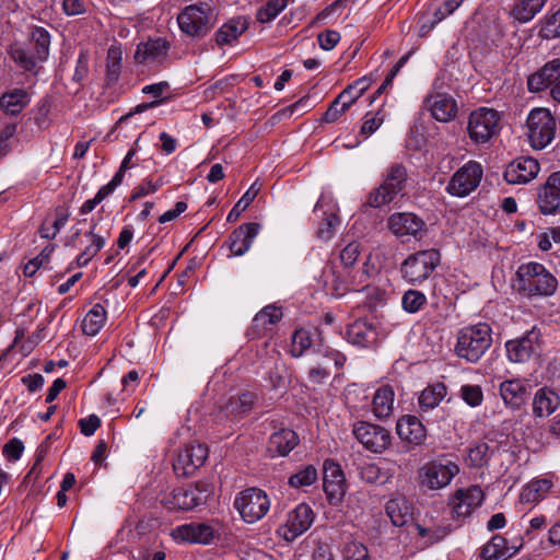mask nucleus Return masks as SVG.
Returning <instances> with one entry per match:
<instances>
[{"instance_id": "nucleus-44", "label": "nucleus", "mask_w": 560, "mask_h": 560, "mask_svg": "<svg viewBox=\"0 0 560 560\" xmlns=\"http://www.w3.org/2000/svg\"><path fill=\"white\" fill-rule=\"evenodd\" d=\"M547 0H520L515 3L512 14L521 23L530 21L545 5Z\"/></svg>"}, {"instance_id": "nucleus-28", "label": "nucleus", "mask_w": 560, "mask_h": 560, "mask_svg": "<svg viewBox=\"0 0 560 560\" xmlns=\"http://www.w3.org/2000/svg\"><path fill=\"white\" fill-rule=\"evenodd\" d=\"M346 338L354 346L369 347L376 341L377 332L373 324L364 319H358L348 325Z\"/></svg>"}, {"instance_id": "nucleus-42", "label": "nucleus", "mask_w": 560, "mask_h": 560, "mask_svg": "<svg viewBox=\"0 0 560 560\" xmlns=\"http://www.w3.org/2000/svg\"><path fill=\"white\" fill-rule=\"evenodd\" d=\"M385 511L395 526L405 525L410 517L409 505L404 498L390 499L385 505Z\"/></svg>"}, {"instance_id": "nucleus-55", "label": "nucleus", "mask_w": 560, "mask_h": 560, "mask_svg": "<svg viewBox=\"0 0 560 560\" xmlns=\"http://www.w3.org/2000/svg\"><path fill=\"white\" fill-rule=\"evenodd\" d=\"M316 479V468L313 465H307L289 478V485L294 488H301L313 485Z\"/></svg>"}, {"instance_id": "nucleus-23", "label": "nucleus", "mask_w": 560, "mask_h": 560, "mask_svg": "<svg viewBox=\"0 0 560 560\" xmlns=\"http://www.w3.org/2000/svg\"><path fill=\"white\" fill-rule=\"evenodd\" d=\"M396 432L400 440L415 446L422 445L427 440V429L418 417L405 415L398 419Z\"/></svg>"}, {"instance_id": "nucleus-43", "label": "nucleus", "mask_w": 560, "mask_h": 560, "mask_svg": "<svg viewBox=\"0 0 560 560\" xmlns=\"http://www.w3.org/2000/svg\"><path fill=\"white\" fill-rule=\"evenodd\" d=\"M360 478L371 485H385L393 478V472L384 470L374 463L364 464L359 470Z\"/></svg>"}, {"instance_id": "nucleus-4", "label": "nucleus", "mask_w": 560, "mask_h": 560, "mask_svg": "<svg viewBox=\"0 0 560 560\" xmlns=\"http://www.w3.org/2000/svg\"><path fill=\"white\" fill-rule=\"evenodd\" d=\"M408 178L407 167L402 163L389 165L383 175L382 184L369 194L368 205L380 208L393 202L406 189Z\"/></svg>"}, {"instance_id": "nucleus-7", "label": "nucleus", "mask_w": 560, "mask_h": 560, "mask_svg": "<svg viewBox=\"0 0 560 560\" xmlns=\"http://www.w3.org/2000/svg\"><path fill=\"white\" fill-rule=\"evenodd\" d=\"M234 508L244 522L253 524L267 514L270 509V501L267 493L261 489L248 488L236 495Z\"/></svg>"}, {"instance_id": "nucleus-32", "label": "nucleus", "mask_w": 560, "mask_h": 560, "mask_svg": "<svg viewBox=\"0 0 560 560\" xmlns=\"http://www.w3.org/2000/svg\"><path fill=\"white\" fill-rule=\"evenodd\" d=\"M395 392L390 385H382L373 396L372 410L376 418L387 419L394 410Z\"/></svg>"}, {"instance_id": "nucleus-6", "label": "nucleus", "mask_w": 560, "mask_h": 560, "mask_svg": "<svg viewBox=\"0 0 560 560\" xmlns=\"http://www.w3.org/2000/svg\"><path fill=\"white\" fill-rule=\"evenodd\" d=\"M526 127L529 144L535 150L545 149L556 137L557 121L547 108L532 109L526 119Z\"/></svg>"}, {"instance_id": "nucleus-20", "label": "nucleus", "mask_w": 560, "mask_h": 560, "mask_svg": "<svg viewBox=\"0 0 560 560\" xmlns=\"http://www.w3.org/2000/svg\"><path fill=\"white\" fill-rule=\"evenodd\" d=\"M560 78V58L546 62L527 78V89L532 93L545 91Z\"/></svg>"}, {"instance_id": "nucleus-8", "label": "nucleus", "mask_w": 560, "mask_h": 560, "mask_svg": "<svg viewBox=\"0 0 560 560\" xmlns=\"http://www.w3.org/2000/svg\"><path fill=\"white\" fill-rule=\"evenodd\" d=\"M482 176L481 164L476 161H468L451 176L445 190L454 197H467L479 186Z\"/></svg>"}, {"instance_id": "nucleus-22", "label": "nucleus", "mask_w": 560, "mask_h": 560, "mask_svg": "<svg viewBox=\"0 0 560 560\" xmlns=\"http://www.w3.org/2000/svg\"><path fill=\"white\" fill-rule=\"evenodd\" d=\"M257 222L243 223L229 236V248L235 256H243L252 246L254 238L260 231Z\"/></svg>"}, {"instance_id": "nucleus-53", "label": "nucleus", "mask_w": 560, "mask_h": 560, "mask_svg": "<svg viewBox=\"0 0 560 560\" xmlns=\"http://www.w3.org/2000/svg\"><path fill=\"white\" fill-rule=\"evenodd\" d=\"M425 303L427 296L415 289L406 291L401 299L402 308L410 314L419 312Z\"/></svg>"}, {"instance_id": "nucleus-39", "label": "nucleus", "mask_w": 560, "mask_h": 560, "mask_svg": "<svg viewBox=\"0 0 560 560\" xmlns=\"http://www.w3.org/2000/svg\"><path fill=\"white\" fill-rule=\"evenodd\" d=\"M257 400V395L253 392H244L236 397H232L225 405L226 412L234 417L242 418L248 415Z\"/></svg>"}, {"instance_id": "nucleus-19", "label": "nucleus", "mask_w": 560, "mask_h": 560, "mask_svg": "<svg viewBox=\"0 0 560 560\" xmlns=\"http://www.w3.org/2000/svg\"><path fill=\"white\" fill-rule=\"evenodd\" d=\"M537 202L544 214L560 210V172H555L547 178L539 189Z\"/></svg>"}, {"instance_id": "nucleus-63", "label": "nucleus", "mask_w": 560, "mask_h": 560, "mask_svg": "<svg viewBox=\"0 0 560 560\" xmlns=\"http://www.w3.org/2000/svg\"><path fill=\"white\" fill-rule=\"evenodd\" d=\"M89 73V52L81 50L78 57L73 80L75 82L83 81Z\"/></svg>"}, {"instance_id": "nucleus-56", "label": "nucleus", "mask_w": 560, "mask_h": 560, "mask_svg": "<svg viewBox=\"0 0 560 560\" xmlns=\"http://www.w3.org/2000/svg\"><path fill=\"white\" fill-rule=\"evenodd\" d=\"M56 245L49 244L43 248L38 256L31 259L23 269L25 277H33L37 270L49 261L51 254L55 250Z\"/></svg>"}, {"instance_id": "nucleus-10", "label": "nucleus", "mask_w": 560, "mask_h": 560, "mask_svg": "<svg viewBox=\"0 0 560 560\" xmlns=\"http://www.w3.org/2000/svg\"><path fill=\"white\" fill-rule=\"evenodd\" d=\"M208 458V447L201 443L185 445L177 454L173 468L179 477H190Z\"/></svg>"}, {"instance_id": "nucleus-14", "label": "nucleus", "mask_w": 560, "mask_h": 560, "mask_svg": "<svg viewBox=\"0 0 560 560\" xmlns=\"http://www.w3.org/2000/svg\"><path fill=\"white\" fill-rule=\"evenodd\" d=\"M313 521L314 512L311 506L301 503L289 513L287 523L279 528V533L287 541H293L311 527Z\"/></svg>"}, {"instance_id": "nucleus-61", "label": "nucleus", "mask_w": 560, "mask_h": 560, "mask_svg": "<svg viewBox=\"0 0 560 560\" xmlns=\"http://www.w3.org/2000/svg\"><path fill=\"white\" fill-rule=\"evenodd\" d=\"M24 451V444L21 440L13 438L8 443L4 444L2 448L3 455L9 460H18L22 456Z\"/></svg>"}, {"instance_id": "nucleus-18", "label": "nucleus", "mask_w": 560, "mask_h": 560, "mask_svg": "<svg viewBox=\"0 0 560 560\" xmlns=\"http://www.w3.org/2000/svg\"><path fill=\"white\" fill-rule=\"evenodd\" d=\"M388 229L398 237H418L424 231L425 223L418 215L410 212H395L387 221Z\"/></svg>"}, {"instance_id": "nucleus-30", "label": "nucleus", "mask_w": 560, "mask_h": 560, "mask_svg": "<svg viewBox=\"0 0 560 560\" xmlns=\"http://www.w3.org/2000/svg\"><path fill=\"white\" fill-rule=\"evenodd\" d=\"M249 27L246 16H237L224 23L215 33L214 39L219 46L231 45Z\"/></svg>"}, {"instance_id": "nucleus-41", "label": "nucleus", "mask_w": 560, "mask_h": 560, "mask_svg": "<svg viewBox=\"0 0 560 560\" xmlns=\"http://www.w3.org/2000/svg\"><path fill=\"white\" fill-rule=\"evenodd\" d=\"M106 311L101 304H95L84 316L82 331L88 336H95L104 326Z\"/></svg>"}, {"instance_id": "nucleus-13", "label": "nucleus", "mask_w": 560, "mask_h": 560, "mask_svg": "<svg viewBox=\"0 0 560 560\" xmlns=\"http://www.w3.org/2000/svg\"><path fill=\"white\" fill-rule=\"evenodd\" d=\"M458 472L459 467L455 463H430L420 469L419 476L422 486L438 490L446 487Z\"/></svg>"}, {"instance_id": "nucleus-49", "label": "nucleus", "mask_w": 560, "mask_h": 560, "mask_svg": "<svg viewBox=\"0 0 560 560\" xmlns=\"http://www.w3.org/2000/svg\"><path fill=\"white\" fill-rule=\"evenodd\" d=\"M259 190L260 187L257 185L256 182L252 184L250 187L246 190V192L242 196V198L231 209V211L228 214L226 221L235 222L240 218L242 212H244L247 209V207L254 201Z\"/></svg>"}, {"instance_id": "nucleus-16", "label": "nucleus", "mask_w": 560, "mask_h": 560, "mask_svg": "<svg viewBox=\"0 0 560 560\" xmlns=\"http://www.w3.org/2000/svg\"><path fill=\"white\" fill-rule=\"evenodd\" d=\"M540 331L535 327L523 336L505 343L508 358L513 363H524L539 348Z\"/></svg>"}, {"instance_id": "nucleus-60", "label": "nucleus", "mask_w": 560, "mask_h": 560, "mask_svg": "<svg viewBox=\"0 0 560 560\" xmlns=\"http://www.w3.org/2000/svg\"><path fill=\"white\" fill-rule=\"evenodd\" d=\"M462 398L471 407L480 406L483 393L479 385H464L460 388Z\"/></svg>"}, {"instance_id": "nucleus-45", "label": "nucleus", "mask_w": 560, "mask_h": 560, "mask_svg": "<svg viewBox=\"0 0 560 560\" xmlns=\"http://www.w3.org/2000/svg\"><path fill=\"white\" fill-rule=\"evenodd\" d=\"M31 45L35 50L38 61L46 60L50 46L49 33L44 27H34L31 32Z\"/></svg>"}, {"instance_id": "nucleus-3", "label": "nucleus", "mask_w": 560, "mask_h": 560, "mask_svg": "<svg viewBox=\"0 0 560 560\" xmlns=\"http://www.w3.org/2000/svg\"><path fill=\"white\" fill-rule=\"evenodd\" d=\"M183 33L201 38L206 36L217 22L215 8L210 0H200L185 7L177 16Z\"/></svg>"}, {"instance_id": "nucleus-21", "label": "nucleus", "mask_w": 560, "mask_h": 560, "mask_svg": "<svg viewBox=\"0 0 560 560\" xmlns=\"http://www.w3.org/2000/svg\"><path fill=\"white\" fill-rule=\"evenodd\" d=\"M483 498L485 493L479 486L459 489L452 500L453 512L458 517L469 516L482 503Z\"/></svg>"}, {"instance_id": "nucleus-29", "label": "nucleus", "mask_w": 560, "mask_h": 560, "mask_svg": "<svg viewBox=\"0 0 560 560\" xmlns=\"http://www.w3.org/2000/svg\"><path fill=\"white\" fill-rule=\"evenodd\" d=\"M298 444L299 436L293 430L280 429L270 435L267 451L271 457L287 456Z\"/></svg>"}, {"instance_id": "nucleus-62", "label": "nucleus", "mask_w": 560, "mask_h": 560, "mask_svg": "<svg viewBox=\"0 0 560 560\" xmlns=\"http://www.w3.org/2000/svg\"><path fill=\"white\" fill-rule=\"evenodd\" d=\"M464 0H445L433 13L434 22H442L446 16L451 15Z\"/></svg>"}, {"instance_id": "nucleus-9", "label": "nucleus", "mask_w": 560, "mask_h": 560, "mask_svg": "<svg viewBox=\"0 0 560 560\" xmlns=\"http://www.w3.org/2000/svg\"><path fill=\"white\" fill-rule=\"evenodd\" d=\"M500 116L497 110L479 108L469 115L468 135L476 143H486L499 131Z\"/></svg>"}, {"instance_id": "nucleus-52", "label": "nucleus", "mask_w": 560, "mask_h": 560, "mask_svg": "<svg viewBox=\"0 0 560 560\" xmlns=\"http://www.w3.org/2000/svg\"><path fill=\"white\" fill-rule=\"evenodd\" d=\"M287 7V0H267V2L257 11L256 19L260 23H267L278 16Z\"/></svg>"}, {"instance_id": "nucleus-33", "label": "nucleus", "mask_w": 560, "mask_h": 560, "mask_svg": "<svg viewBox=\"0 0 560 560\" xmlns=\"http://www.w3.org/2000/svg\"><path fill=\"white\" fill-rule=\"evenodd\" d=\"M560 405L559 395L547 387L538 389L533 401V412L536 417L550 416Z\"/></svg>"}, {"instance_id": "nucleus-34", "label": "nucleus", "mask_w": 560, "mask_h": 560, "mask_svg": "<svg viewBox=\"0 0 560 560\" xmlns=\"http://www.w3.org/2000/svg\"><path fill=\"white\" fill-rule=\"evenodd\" d=\"M30 104V96L24 89H14L0 97V108L11 116L19 115Z\"/></svg>"}, {"instance_id": "nucleus-27", "label": "nucleus", "mask_w": 560, "mask_h": 560, "mask_svg": "<svg viewBox=\"0 0 560 560\" xmlns=\"http://www.w3.org/2000/svg\"><path fill=\"white\" fill-rule=\"evenodd\" d=\"M499 390L504 404L513 410L520 409L528 398L527 385L520 378L502 382Z\"/></svg>"}, {"instance_id": "nucleus-2", "label": "nucleus", "mask_w": 560, "mask_h": 560, "mask_svg": "<svg viewBox=\"0 0 560 560\" xmlns=\"http://www.w3.org/2000/svg\"><path fill=\"white\" fill-rule=\"evenodd\" d=\"M516 277L518 293L527 298L551 296L558 288L557 278L539 262L521 265Z\"/></svg>"}, {"instance_id": "nucleus-54", "label": "nucleus", "mask_w": 560, "mask_h": 560, "mask_svg": "<svg viewBox=\"0 0 560 560\" xmlns=\"http://www.w3.org/2000/svg\"><path fill=\"white\" fill-rule=\"evenodd\" d=\"M312 346L311 334L304 328L296 329L292 336V346L290 353L299 358Z\"/></svg>"}, {"instance_id": "nucleus-37", "label": "nucleus", "mask_w": 560, "mask_h": 560, "mask_svg": "<svg viewBox=\"0 0 560 560\" xmlns=\"http://www.w3.org/2000/svg\"><path fill=\"white\" fill-rule=\"evenodd\" d=\"M447 395V387L444 383L438 382L428 385L418 398L419 408L421 411H429L440 405V402Z\"/></svg>"}, {"instance_id": "nucleus-12", "label": "nucleus", "mask_w": 560, "mask_h": 560, "mask_svg": "<svg viewBox=\"0 0 560 560\" xmlns=\"http://www.w3.org/2000/svg\"><path fill=\"white\" fill-rule=\"evenodd\" d=\"M353 434L366 450L374 453L383 452L392 442L390 432L387 429L369 422L355 423Z\"/></svg>"}, {"instance_id": "nucleus-48", "label": "nucleus", "mask_w": 560, "mask_h": 560, "mask_svg": "<svg viewBox=\"0 0 560 560\" xmlns=\"http://www.w3.org/2000/svg\"><path fill=\"white\" fill-rule=\"evenodd\" d=\"M349 94V91H342L329 105L328 109L323 116V121L325 122H334L336 121L341 115H343L349 107L354 103V98H350L348 101H343L342 104L341 101L346 98V96Z\"/></svg>"}, {"instance_id": "nucleus-24", "label": "nucleus", "mask_w": 560, "mask_h": 560, "mask_svg": "<svg viewBox=\"0 0 560 560\" xmlns=\"http://www.w3.org/2000/svg\"><path fill=\"white\" fill-rule=\"evenodd\" d=\"M168 48L170 45L164 38H150L147 42L138 44L135 52V61L137 63L161 62L167 56Z\"/></svg>"}, {"instance_id": "nucleus-31", "label": "nucleus", "mask_w": 560, "mask_h": 560, "mask_svg": "<svg viewBox=\"0 0 560 560\" xmlns=\"http://www.w3.org/2000/svg\"><path fill=\"white\" fill-rule=\"evenodd\" d=\"M432 116L439 121H450L457 113L455 100L445 94H436L428 100Z\"/></svg>"}, {"instance_id": "nucleus-59", "label": "nucleus", "mask_w": 560, "mask_h": 560, "mask_svg": "<svg viewBox=\"0 0 560 560\" xmlns=\"http://www.w3.org/2000/svg\"><path fill=\"white\" fill-rule=\"evenodd\" d=\"M361 254V245L357 242L349 243L340 253V260L343 269L354 267Z\"/></svg>"}, {"instance_id": "nucleus-57", "label": "nucleus", "mask_w": 560, "mask_h": 560, "mask_svg": "<svg viewBox=\"0 0 560 560\" xmlns=\"http://www.w3.org/2000/svg\"><path fill=\"white\" fill-rule=\"evenodd\" d=\"M10 55L14 62L26 71H32L38 61L36 55H32L23 47L16 45L11 48Z\"/></svg>"}, {"instance_id": "nucleus-5", "label": "nucleus", "mask_w": 560, "mask_h": 560, "mask_svg": "<svg viewBox=\"0 0 560 560\" xmlns=\"http://www.w3.org/2000/svg\"><path fill=\"white\" fill-rule=\"evenodd\" d=\"M441 254L438 249L430 248L418 250L407 256L400 265L402 279L411 285L424 282L440 265Z\"/></svg>"}, {"instance_id": "nucleus-17", "label": "nucleus", "mask_w": 560, "mask_h": 560, "mask_svg": "<svg viewBox=\"0 0 560 560\" xmlns=\"http://www.w3.org/2000/svg\"><path fill=\"white\" fill-rule=\"evenodd\" d=\"M539 170L536 159L522 156L508 165L503 176L509 184H526L537 176Z\"/></svg>"}, {"instance_id": "nucleus-38", "label": "nucleus", "mask_w": 560, "mask_h": 560, "mask_svg": "<svg viewBox=\"0 0 560 560\" xmlns=\"http://www.w3.org/2000/svg\"><path fill=\"white\" fill-rule=\"evenodd\" d=\"M517 550L518 548H515L513 552L509 553L506 539L501 535H494L491 540L481 549L480 557L483 560H504L512 557L517 552Z\"/></svg>"}, {"instance_id": "nucleus-46", "label": "nucleus", "mask_w": 560, "mask_h": 560, "mask_svg": "<svg viewBox=\"0 0 560 560\" xmlns=\"http://www.w3.org/2000/svg\"><path fill=\"white\" fill-rule=\"evenodd\" d=\"M85 236H88L91 240V244L86 246L80 255H78V267L86 266L105 245V238L98 235L97 233H93V231H88L85 233Z\"/></svg>"}, {"instance_id": "nucleus-35", "label": "nucleus", "mask_w": 560, "mask_h": 560, "mask_svg": "<svg viewBox=\"0 0 560 560\" xmlns=\"http://www.w3.org/2000/svg\"><path fill=\"white\" fill-rule=\"evenodd\" d=\"M324 289L326 294L340 298L348 291H351L347 281L345 270H335L330 268L323 272Z\"/></svg>"}, {"instance_id": "nucleus-11", "label": "nucleus", "mask_w": 560, "mask_h": 560, "mask_svg": "<svg viewBox=\"0 0 560 560\" xmlns=\"http://www.w3.org/2000/svg\"><path fill=\"white\" fill-rule=\"evenodd\" d=\"M213 494V485L207 481H198L187 488H178L173 491V505L189 511L199 505L207 504Z\"/></svg>"}, {"instance_id": "nucleus-25", "label": "nucleus", "mask_w": 560, "mask_h": 560, "mask_svg": "<svg viewBox=\"0 0 560 560\" xmlns=\"http://www.w3.org/2000/svg\"><path fill=\"white\" fill-rule=\"evenodd\" d=\"M282 311L275 305H268L258 312L253 318V324L248 328L246 335L252 338H259L270 330L273 325L282 318Z\"/></svg>"}, {"instance_id": "nucleus-15", "label": "nucleus", "mask_w": 560, "mask_h": 560, "mask_svg": "<svg viewBox=\"0 0 560 560\" xmlns=\"http://www.w3.org/2000/svg\"><path fill=\"white\" fill-rule=\"evenodd\" d=\"M323 488L330 504L339 503L345 497V475L340 465L332 459L324 462Z\"/></svg>"}, {"instance_id": "nucleus-64", "label": "nucleus", "mask_w": 560, "mask_h": 560, "mask_svg": "<svg viewBox=\"0 0 560 560\" xmlns=\"http://www.w3.org/2000/svg\"><path fill=\"white\" fill-rule=\"evenodd\" d=\"M320 48L331 50L340 40V34L337 31L327 30L317 36Z\"/></svg>"}, {"instance_id": "nucleus-40", "label": "nucleus", "mask_w": 560, "mask_h": 560, "mask_svg": "<svg viewBox=\"0 0 560 560\" xmlns=\"http://www.w3.org/2000/svg\"><path fill=\"white\" fill-rule=\"evenodd\" d=\"M551 486L548 479L533 480L522 490L520 500L522 503H537L546 497Z\"/></svg>"}, {"instance_id": "nucleus-26", "label": "nucleus", "mask_w": 560, "mask_h": 560, "mask_svg": "<svg viewBox=\"0 0 560 560\" xmlns=\"http://www.w3.org/2000/svg\"><path fill=\"white\" fill-rule=\"evenodd\" d=\"M214 529L206 523H190L174 529L176 538L192 544L209 545L214 539Z\"/></svg>"}, {"instance_id": "nucleus-51", "label": "nucleus", "mask_w": 560, "mask_h": 560, "mask_svg": "<svg viewBox=\"0 0 560 560\" xmlns=\"http://www.w3.org/2000/svg\"><path fill=\"white\" fill-rule=\"evenodd\" d=\"M121 71V51L110 47L107 52L106 81L107 85L118 81Z\"/></svg>"}, {"instance_id": "nucleus-50", "label": "nucleus", "mask_w": 560, "mask_h": 560, "mask_svg": "<svg viewBox=\"0 0 560 560\" xmlns=\"http://www.w3.org/2000/svg\"><path fill=\"white\" fill-rule=\"evenodd\" d=\"M539 37L544 39H553L560 37V8L548 13L540 22Z\"/></svg>"}, {"instance_id": "nucleus-58", "label": "nucleus", "mask_w": 560, "mask_h": 560, "mask_svg": "<svg viewBox=\"0 0 560 560\" xmlns=\"http://www.w3.org/2000/svg\"><path fill=\"white\" fill-rule=\"evenodd\" d=\"M339 223L340 220L337 214H327L318 228L317 236L324 241L330 240L334 236L336 228L339 225Z\"/></svg>"}, {"instance_id": "nucleus-1", "label": "nucleus", "mask_w": 560, "mask_h": 560, "mask_svg": "<svg viewBox=\"0 0 560 560\" xmlns=\"http://www.w3.org/2000/svg\"><path fill=\"white\" fill-rule=\"evenodd\" d=\"M492 346V329L487 323L463 327L456 335L454 352L468 363H478Z\"/></svg>"}, {"instance_id": "nucleus-36", "label": "nucleus", "mask_w": 560, "mask_h": 560, "mask_svg": "<svg viewBox=\"0 0 560 560\" xmlns=\"http://www.w3.org/2000/svg\"><path fill=\"white\" fill-rule=\"evenodd\" d=\"M343 270L351 291L360 292L370 289L369 280L374 267L370 265L369 259H365L359 268L352 267Z\"/></svg>"}, {"instance_id": "nucleus-47", "label": "nucleus", "mask_w": 560, "mask_h": 560, "mask_svg": "<svg viewBox=\"0 0 560 560\" xmlns=\"http://www.w3.org/2000/svg\"><path fill=\"white\" fill-rule=\"evenodd\" d=\"M493 454L494 450L490 448L486 442H479L469 450L467 460L469 466L481 468L488 465Z\"/></svg>"}]
</instances>
